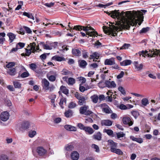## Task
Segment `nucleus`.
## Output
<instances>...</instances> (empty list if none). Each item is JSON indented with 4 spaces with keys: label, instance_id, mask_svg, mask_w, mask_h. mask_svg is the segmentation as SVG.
I'll return each instance as SVG.
<instances>
[{
    "label": "nucleus",
    "instance_id": "nucleus-1",
    "mask_svg": "<svg viewBox=\"0 0 160 160\" xmlns=\"http://www.w3.org/2000/svg\"><path fill=\"white\" fill-rule=\"evenodd\" d=\"M136 24V22L134 19L128 20L127 19L124 21H120L116 22L115 25L118 26L112 25V29L109 30L107 27L105 26L103 27V29L104 33L108 35H111L113 36H116L117 33L119 31H122L123 29L129 30L130 26H134Z\"/></svg>",
    "mask_w": 160,
    "mask_h": 160
},
{
    "label": "nucleus",
    "instance_id": "nucleus-2",
    "mask_svg": "<svg viewBox=\"0 0 160 160\" xmlns=\"http://www.w3.org/2000/svg\"><path fill=\"white\" fill-rule=\"evenodd\" d=\"M76 30L81 31L83 30L86 31V34L90 37H95L96 35H98V32L91 26H82L80 25L75 26L73 28Z\"/></svg>",
    "mask_w": 160,
    "mask_h": 160
},
{
    "label": "nucleus",
    "instance_id": "nucleus-3",
    "mask_svg": "<svg viewBox=\"0 0 160 160\" xmlns=\"http://www.w3.org/2000/svg\"><path fill=\"white\" fill-rule=\"evenodd\" d=\"M141 12L140 11H135L133 14L134 18H137V20L138 21L140 22V23H139V25H140L142 22L143 21V16L142 12L145 13L147 11L145 10H141Z\"/></svg>",
    "mask_w": 160,
    "mask_h": 160
},
{
    "label": "nucleus",
    "instance_id": "nucleus-4",
    "mask_svg": "<svg viewBox=\"0 0 160 160\" xmlns=\"http://www.w3.org/2000/svg\"><path fill=\"white\" fill-rule=\"evenodd\" d=\"M75 97L78 100V104L80 105H82L86 102V100L84 97L80 95L79 93L76 92L75 94Z\"/></svg>",
    "mask_w": 160,
    "mask_h": 160
},
{
    "label": "nucleus",
    "instance_id": "nucleus-5",
    "mask_svg": "<svg viewBox=\"0 0 160 160\" xmlns=\"http://www.w3.org/2000/svg\"><path fill=\"white\" fill-rule=\"evenodd\" d=\"M88 106L84 105L81 107L79 109V112L80 114H84L85 115H88L92 113V112L89 110H88Z\"/></svg>",
    "mask_w": 160,
    "mask_h": 160
},
{
    "label": "nucleus",
    "instance_id": "nucleus-6",
    "mask_svg": "<svg viewBox=\"0 0 160 160\" xmlns=\"http://www.w3.org/2000/svg\"><path fill=\"white\" fill-rule=\"evenodd\" d=\"M148 52L147 51L142 50L141 52H138V54L140 56L142 55L143 57H145L146 56H147L148 57H154L157 55V53L151 51L150 53H148Z\"/></svg>",
    "mask_w": 160,
    "mask_h": 160
},
{
    "label": "nucleus",
    "instance_id": "nucleus-7",
    "mask_svg": "<svg viewBox=\"0 0 160 160\" xmlns=\"http://www.w3.org/2000/svg\"><path fill=\"white\" fill-rule=\"evenodd\" d=\"M100 107L102 108L103 112L107 114L112 113V111L109 107V106L106 103H104L100 105Z\"/></svg>",
    "mask_w": 160,
    "mask_h": 160
},
{
    "label": "nucleus",
    "instance_id": "nucleus-8",
    "mask_svg": "<svg viewBox=\"0 0 160 160\" xmlns=\"http://www.w3.org/2000/svg\"><path fill=\"white\" fill-rule=\"evenodd\" d=\"M118 11L119 10H115L114 11H112L111 13H110L108 11H105L104 12H106L109 15L111 14V17L113 18H118L119 17L120 15V13Z\"/></svg>",
    "mask_w": 160,
    "mask_h": 160
},
{
    "label": "nucleus",
    "instance_id": "nucleus-9",
    "mask_svg": "<svg viewBox=\"0 0 160 160\" xmlns=\"http://www.w3.org/2000/svg\"><path fill=\"white\" fill-rule=\"evenodd\" d=\"M30 126V123L28 121H24L22 122L19 127V129L20 131H23L28 129Z\"/></svg>",
    "mask_w": 160,
    "mask_h": 160
},
{
    "label": "nucleus",
    "instance_id": "nucleus-10",
    "mask_svg": "<svg viewBox=\"0 0 160 160\" xmlns=\"http://www.w3.org/2000/svg\"><path fill=\"white\" fill-rule=\"evenodd\" d=\"M37 152L41 156H45L47 153V151L42 147H38L36 149Z\"/></svg>",
    "mask_w": 160,
    "mask_h": 160
},
{
    "label": "nucleus",
    "instance_id": "nucleus-11",
    "mask_svg": "<svg viewBox=\"0 0 160 160\" xmlns=\"http://www.w3.org/2000/svg\"><path fill=\"white\" fill-rule=\"evenodd\" d=\"M9 113L7 111L2 112L0 116L1 120L4 122L7 121L9 119Z\"/></svg>",
    "mask_w": 160,
    "mask_h": 160
},
{
    "label": "nucleus",
    "instance_id": "nucleus-12",
    "mask_svg": "<svg viewBox=\"0 0 160 160\" xmlns=\"http://www.w3.org/2000/svg\"><path fill=\"white\" fill-rule=\"evenodd\" d=\"M122 120L124 124L128 125L129 126H132L133 123L131 118L128 117H123Z\"/></svg>",
    "mask_w": 160,
    "mask_h": 160
},
{
    "label": "nucleus",
    "instance_id": "nucleus-13",
    "mask_svg": "<svg viewBox=\"0 0 160 160\" xmlns=\"http://www.w3.org/2000/svg\"><path fill=\"white\" fill-rule=\"evenodd\" d=\"M105 83L106 86L109 88H114L116 86V84L113 81L110 82L108 80L106 81Z\"/></svg>",
    "mask_w": 160,
    "mask_h": 160
},
{
    "label": "nucleus",
    "instance_id": "nucleus-14",
    "mask_svg": "<svg viewBox=\"0 0 160 160\" xmlns=\"http://www.w3.org/2000/svg\"><path fill=\"white\" fill-rule=\"evenodd\" d=\"M72 53L75 57H79L81 55V52L80 50L78 48H72Z\"/></svg>",
    "mask_w": 160,
    "mask_h": 160
},
{
    "label": "nucleus",
    "instance_id": "nucleus-15",
    "mask_svg": "<svg viewBox=\"0 0 160 160\" xmlns=\"http://www.w3.org/2000/svg\"><path fill=\"white\" fill-rule=\"evenodd\" d=\"M6 72L8 74L12 76H15L17 73L16 69L15 68L7 69Z\"/></svg>",
    "mask_w": 160,
    "mask_h": 160
},
{
    "label": "nucleus",
    "instance_id": "nucleus-16",
    "mask_svg": "<svg viewBox=\"0 0 160 160\" xmlns=\"http://www.w3.org/2000/svg\"><path fill=\"white\" fill-rule=\"evenodd\" d=\"M112 122L110 120H103L101 121V124L102 126H111L112 125Z\"/></svg>",
    "mask_w": 160,
    "mask_h": 160
},
{
    "label": "nucleus",
    "instance_id": "nucleus-17",
    "mask_svg": "<svg viewBox=\"0 0 160 160\" xmlns=\"http://www.w3.org/2000/svg\"><path fill=\"white\" fill-rule=\"evenodd\" d=\"M114 58H113L109 59H107L104 61V64L105 65H112L114 64Z\"/></svg>",
    "mask_w": 160,
    "mask_h": 160
},
{
    "label": "nucleus",
    "instance_id": "nucleus-18",
    "mask_svg": "<svg viewBox=\"0 0 160 160\" xmlns=\"http://www.w3.org/2000/svg\"><path fill=\"white\" fill-rule=\"evenodd\" d=\"M42 83L43 88L46 91H47L50 84L49 82L46 79H44L42 80Z\"/></svg>",
    "mask_w": 160,
    "mask_h": 160
},
{
    "label": "nucleus",
    "instance_id": "nucleus-19",
    "mask_svg": "<svg viewBox=\"0 0 160 160\" xmlns=\"http://www.w3.org/2000/svg\"><path fill=\"white\" fill-rule=\"evenodd\" d=\"M79 155L77 151H73L71 154V158L73 160H78L79 158Z\"/></svg>",
    "mask_w": 160,
    "mask_h": 160
},
{
    "label": "nucleus",
    "instance_id": "nucleus-20",
    "mask_svg": "<svg viewBox=\"0 0 160 160\" xmlns=\"http://www.w3.org/2000/svg\"><path fill=\"white\" fill-rule=\"evenodd\" d=\"M110 151L112 152L115 153L119 155H122L123 154V152L119 149L116 148H112L110 149Z\"/></svg>",
    "mask_w": 160,
    "mask_h": 160
},
{
    "label": "nucleus",
    "instance_id": "nucleus-21",
    "mask_svg": "<svg viewBox=\"0 0 160 160\" xmlns=\"http://www.w3.org/2000/svg\"><path fill=\"white\" fill-rule=\"evenodd\" d=\"M84 131L87 134L91 135L94 132V130L93 129L89 127L86 126Z\"/></svg>",
    "mask_w": 160,
    "mask_h": 160
},
{
    "label": "nucleus",
    "instance_id": "nucleus-22",
    "mask_svg": "<svg viewBox=\"0 0 160 160\" xmlns=\"http://www.w3.org/2000/svg\"><path fill=\"white\" fill-rule=\"evenodd\" d=\"M78 64L79 67L83 68H85L88 64L87 62L83 60H79L78 61Z\"/></svg>",
    "mask_w": 160,
    "mask_h": 160
},
{
    "label": "nucleus",
    "instance_id": "nucleus-23",
    "mask_svg": "<svg viewBox=\"0 0 160 160\" xmlns=\"http://www.w3.org/2000/svg\"><path fill=\"white\" fill-rule=\"evenodd\" d=\"M133 64L135 66V68L137 70H140L142 69L143 65L142 63H141L139 65L138 62V61H134Z\"/></svg>",
    "mask_w": 160,
    "mask_h": 160
},
{
    "label": "nucleus",
    "instance_id": "nucleus-24",
    "mask_svg": "<svg viewBox=\"0 0 160 160\" xmlns=\"http://www.w3.org/2000/svg\"><path fill=\"white\" fill-rule=\"evenodd\" d=\"M93 138L97 140L100 141L101 140L102 134L100 132H97L92 136Z\"/></svg>",
    "mask_w": 160,
    "mask_h": 160
},
{
    "label": "nucleus",
    "instance_id": "nucleus-25",
    "mask_svg": "<svg viewBox=\"0 0 160 160\" xmlns=\"http://www.w3.org/2000/svg\"><path fill=\"white\" fill-rule=\"evenodd\" d=\"M48 98L51 100V102L52 104L53 105L54 108L56 107V105L55 104V99L56 98V95H50L48 97Z\"/></svg>",
    "mask_w": 160,
    "mask_h": 160
},
{
    "label": "nucleus",
    "instance_id": "nucleus-26",
    "mask_svg": "<svg viewBox=\"0 0 160 160\" xmlns=\"http://www.w3.org/2000/svg\"><path fill=\"white\" fill-rule=\"evenodd\" d=\"M130 138L132 141H136L139 143H141L143 142V139L142 138H135L132 136H131Z\"/></svg>",
    "mask_w": 160,
    "mask_h": 160
},
{
    "label": "nucleus",
    "instance_id": "nucleus-27",
    "mask_svg": "<svg viewBox=\"0 0 160 160\" xmlns=\"http://www.w3.org/2000/svg\"><path fill=\"white\" fill-rule=\"evenodd\" d=\"M132 61L130 60L127 59L120 62V64L122 66H126L130 65Z\"/></svg>",
    "mask_w": 160,
    "mask_h": 160
},
{
    "label": "nucleus",
    "instance_id": "nucleus-28",
    "mask_svg": "<svg viewBox=\"0 0 160 160\" xmlns=\"http://www.w3.org/2000/svg\"><path fill=\"white\" fill-rule=\"evenodd\" d=\"M64 128L65 129L69 131H75L77 130L76 128L75 127L69 125H65Z\"/></svg>",
    "mask_w": 160,
    "mask_h": 160
},
{
    "label": "nucleus",
    "instance_id": "nucleus-29",
    "mask_svg": "<svg viewBox=\"0 0 160 160\" xmlns=\"http://www.w3.org/2000/svg\"><path fill=\"white\" fill-rule=\"evenodd\" d=\"M60 90L62 93L67 95L69 94V90L65 86H61L60 87Z\"/></svg>",
    "mask_w": 160,
    "mask_h": 160
},
{
    "label": "nucleus",
    "instance_id": "nucleus-30",
    "mask_svg": "<svg viewBox=\"0 0 160 160\" xmlns=\"http://www.w3.org/2000/svg\"><path fill=\"white\" fill-rule=\"evenodd\" d=\"M52 59L59 62L65 60V59L64 58L58 56L57 55L52 57Z\"/></svg>",
    "mask_w": 160,
    "mask_h": 160
},
{
    "label": "nucleus",
    "instance_id": "nucleus-31",
    "mask_svg": "<svg viewBox=\"0 0 160 160\" xmlns=\"http://www.w3.org/2000/svg\"><path fill=\"white\" fill-rule=\"evenodd\" d=\"M73 115V112L71 109H68L64 112L65 116L67 118L71 117Z\"/></svg>",
    "mask_w": 160,
    "mask_h": 160
},
{
    "label": "nucleus",
    "instance_id": "nucleus-32",
    "mask_svg": "<svg viewBox=\"0 0 160 160\" xmlns=\"http://www.w3.org/2000/svg\"><path fill=\"white\" fill-rule=\"evenodd\" d=\"M22 15L27 17L28 18L32 19L33 20L34 19V17L31 13L24 12H23Z\"/></svg>",
    "mask_w": 160,
    "mask_h": 160
},
{
    "label": "nucleus",
    "instance_id": "nucleus-33",
    "mask_svg": "<svg viewBox=\"0 0 160 160\" xmlns=\"http://www.w3.org/2000/svg\"><path fill=\"white\" fill-rule=\"evenodd\" d=\"M66 99L65 98L62 97L61 98L59 103V105L62 108H64L63 106V103H64L65 104H66Z\"/></svg>",
    "mask_w": 160,
    "mask_h": 160
},
{
    "label": "nucleus",
    "instance_id": "nucleus-34",
    "mask_svg": "<svg viewBox=\"0 0 160 160\" xmlns=\"http://www.w3.org/2000/svg\"><path fill=\"white\" fill-rule=\"evenodd\" d=\"M7 35L9 37L10 42H12L15 38V35L12 32L8 33Z\"/></svg>",
    "mask_w": 160,
    "mask_h": 160
},
{
    "label": "nucleus",
    "instance_id": "nucleus-35",
    "mask_svg": "<svg viewBox=\"0 0 160 160\" xmlns=\"http://www.w3.org/2000/svg\"><path fill=\"white\" fill-rule=\"evenodd\" d=\"M67 83L68 85H73L75 83V80L72 78H68Z\"/></svg>",
    "mask_w": 160,
    "mask_h": 160
},
{
    "label": "nucleus",
    "instance_id": "nucleus-36",
    "mask_svg": "<svg viewBox=\"0 0 160 160\" xmlns=\"http://www.w3.org/2000/svg\"><path fill=\"white\" fill-rule=\"evenodd\" d=\"M92 102L94 103H97L98 99V97L97 95H94L91 97Z\"/></svg>",
    "mask_w": 160,
    "mask_h": 160
},
{
    "label": "nucleus",
    "instance_id": "nucleus-37",
    "mask_svg": "<svg viewBox=\"0 0 160 160\" xmlns=\"http://www.w3.org/2000/svg\"><path fill=\"white\" fill-rule=\"evenodd\" d=\"M15 65V63L14 62H9L6 65V68H7L8 69L12 68Z\"/></svg>",
    "mask_w": 160,
    "mask_h": 160
},
{
    "label": "nucleus",
    "instance_id": "nucleus-38",
    "mask_svg": "<svg viewBox=\"0 0 160 160\" xmlns=\"http://www.w3.org/2000/svg\"><path fill=\"white\" fill-rule=\"evenodd\" d=\"M57 77V75L56 74L55 75H50L48 76L47 77L49 81L51 82H54L55 81L56 78Z\"/></svg>",
    "mask_w": 160,
    "mask_h": 160
},
{
    "label": "nucleus",
    "instance_id": "nucleus-39",
    "mask_svg": "<svg viewBox=\"0 0 160 160\" xmlns=\"http://www.w3.org/2000/svg\"><path fill=\"white\" fill-rule=\"evenodd\" d=\"M13 84L14 87L16 88H20L21 86V84L20 82L18 81L13 82Z\"/></svg>",
    "mask_w": 160,
    "mask_h": 160
},
{
    "label": "nucleus",
    "instance_id": "nucleus-40",
    "mask_svg": "<svg viewBox=\"0 0 160 160\" xmlns=\"http://www.w3.org/2000/svg\"><path fill=\"white\" fill-rule=\"evenodd\" d=\"M141 102L142 104L144 106L149 104L148 100L146 98H143Z\"/></svg>",
    "mask_w": 160,
    "mask_h": 160
},
{
    "label": "nucleus",
    "instance_id": "nucleus-41",
    "mask_svg": "<svg viewBox=\"0 0 160 160\" xmlns=\"http://www.w3.org/2000/svg\"><path fill=\"white\" fill-rule=\"evenodd\" d=\"M106 132L109 135H112V137H114L115 136V135L113 134V131L111 129H106Z\"/></svg>",
    "mask_w": 160,
    "mask_h": 160
},
{
    "label": "nucleus",
    "instance_id": "nucleus-42",
    "mask_svg": "<svg viewBox=\"0 0 160 160\" xmlns=\"http://www.w3.org/2000/svg\"><path fill=\"white\" fill-rule=\"evenodd\" d=\"M88 52H87L85 50H83L82 51V56L83 58L84 59H86L88 58Z\"/></svg>",
    "mask_w": 160,
    "mask_h": 160
},
{
    "label": "nucleus",
    "instance_id": "nucleus-43",
    "mask_svg": "<svg viewBox=\"0 0 160 160\" xmlns=\"http://www.w3.org/2000/svg\"><path fill=\"white\" fill-rule=\"evenodd\" d=\"M116 135L117 138L119 139L123 137L125 135V134H124L123 132H116Z\"/></svg>",
    "mask_w": 160,
    "mask_h": 160
},
{
    "label": "nucleus",
    "instance_id": "nucleus-44",
    "mask_svg": "<svg viewBox=\"0 0 160 160\" xmlns=\"http://www.w3.org/2000/svg\"><path fill=\"white\" fill-rule=\"evenodd\" d=\"M30 75L29 73L28 72L26 71V72H23L21 75L20 77L22 78H25L29 76Z\"/></svg>",
    "mask_w": 160,
    "mask_h": 160
},
{
    "label": "nucleus",
    "instance_id": "nucleus-45",
    "mask_svg": "<svg viewBox=\"0 0 160 160\" xmlns=\"http://www.w3.org/2000/svg\"><path fill=\"white\" fill-rule=\"evenodd\" d=\"M77 106V104L73 102H71L69 104L68 107L69 108L72 109L75 108Z\"/></svg>",
    "mask_w": 160,
    "mask_h": 160
},
{
    "label": "nucleus",
    "instance_id": "nucleus-46",
    "mask_svg": "<svg viewBox=\"0 0 160 160\" xmlns=\"http://www.w3.org/2000/svg\"><path fill=\"white\" fill-rule=\"evenodd\" d=\"M110 149L112 148H116L117 146V143L114 142L112 140L110 142Z\"/></svg>",
    "mask_w": 160,
    "mask_h": 160
},
{
    "label": "nucleus",
    "instance_id": "nucleus-47",
    "mask_svg": "<svg viewBox=\"0 0 160 160\" xmlns=\"http://www.w3.org/2000/svg\"><path fill=\"white\" fill-rule=\"evenodd\" d=\"M36 134V132L35 131H31L28 132V136L30 138L33 137Z\"/></svg>",
    "mask_w": 160,
    "mask_h": 160
},
{
    "label": "nucleus",
    "instance_id": "nucleus-48",
    "mask_svg": "<svg viewBox=\"0 0 160 160\" xmlns=\"http://www.w3.org/2000/svg\"><path fill=\"white\" fill-rule=\"evenodd\" d=\"M118 90L123 95L126 94L124 88L122 86H119L118 88Z\"/></svg>",
    "mask_w": 160,
    "mask_h": 160
},
{
    "label": "nucleus",
    "instance_id": "nucleus-49",
    "mask_svg": "<svg viewBox=\"0 0 160 160\" xmlns=\"http://www.w3.org/2000/svg\"><path fill=\"white\" fill-rule=\"evenodd\" d=\"M65 148L67 151H70L72 150L74 148V147L72 145L68 144L67 146L65 147Z\"/></svg>",
    "mask_w": 160,
    "mask_h": 160
},
{
    "label": "nucleus",
    "instance_id": "nucleus-50",
    "mask_svg": "<svg viewBox=\"0 0 160 160\" xmlns=\"http://www.w3.org/2000/svg\"><path fill=\"white\" fill-rule=\"evenodd\" d=\"M149 30V28L148 27H147L146 28H143L140 31V33H146Z\"/></svg>",
    "mask_w": 160,
    "mask_h": 160
},
{
    "label": "nucleus",
    "instance_id": "nucleus-51",
    "mask_svg": "<svg viewBox=\"0 0 160 160\" xmlns=\"http://www.w3.org/2000/svg\"><path fill=\"white\" fill-rule=\"evenodd\" d=\"M0 160H8L7 155L2 154L0 156Z\"/></svg>",
    "mask_w": 160,
    "mask_h": 160
},
{
    "label": "nucleus",
    "instance_id": "nucleus-52",
    "mask_svg": "<svg viewBox=\"0 0 160 160\" xmlns=\"http://www.w3.org/2000/svg\"><path fill=\"white\" fill-rule=\"evenodd\" d=\"M130 46V44H129L124 43L122 47H120V49L121 50L127 49Z\"/></svg>",
    "mask_w": 160,
    "mask_h": 160
},
{
    "label": "nucleus",
    "instance_id": "nucleus-53",
    "mask_svg": "<svg viewBox=\"0 0 160 160\" xmlns=\"http://www.w3.org/2000/svg\"><path fill=\"white\" fill-rule=\"evenodd\" d=\"M37 65L34 63H32L29 65V67L31 69L34 71L37 68Z\"/></svg>",
    "mask_w": 160,
    "mask_h": 160
},
{
    "label": "nucleus",
    "instance_id": "nucleus-54",
    "mask_svg": "<svg viewBox=\"0 0 160 160\" xmlns=\"http://www.w3.org/2000/svg\"><path fill=\"white\" fill-rule=\"evenodd\" d=\"M23 28L26 31V32L28 33H31L32 31L30 28L27 26H24Z\"/></svg>",
    "mask_w": 160,
    "mask_h": 160
},
{
    "label": "nucleus",
    "instance_id": "nucleus-55",
    "mask_svg": "<svg viewBox=\"0 0 160 160\" xmlns=\"http://www.w3.org/2000/svg\"><path fill=\"white\" fill-rule=\"evenodd\" d=\"M25 55L26 56H29L32 53V50L30 49H25Z\"/></svg>",
    "mask_w": 160,
    "mask_h": 160
},
{
    "label": "nucleus",
    "instance_id": "nucleus-56",
    "mask_svg": "<svg viewBox=\"0 0 160 160\" xmlns=\"http://www.w3.org/2000/svg\"><path fill=\"white\" fill-rule=\"evenodd\" d=\"M78 127L80 129L84 130L86 126H85L82 123H80L78 124Z\"/></svg>",
    "mask_w": 160,
    "mask_h": 160
},
{
    "label": "nucleus",
    "instance_id": "nucleus-57",
    "mask_svg": "<svg viewBox=\"0 0 160 160\" xmlns=\"http://www.w3.org/2000/svg\"><path fill=\"white\" fill-rule=\"evenodd\" d=\"M62 74L63 75H68L71 72L69 71L67 69H63L62 71Z\"/></svg>",
    "mask_w": 160,
    "mask_h": 160
},
{
    "label": "nucleus",
    "instance_id": "nucleus-58",
    "mask_svg": "<svg viewBox=\"0 0 160 160\" xmlns=\"http://www.w3.org/2000/svg\"><path fill=\"white\" fill-rule=\"evenodd\" d=\"M77 79H78L79 81H81L82 84L85 83L86 82V78L83 77H78Z\"/></svg>",
    "mask_w": 160,
    "mask_h": 160
},
{
    "label": "nucleus",
    "instance_id": "nucleus-59",
    "mask_svg": "<svg viewBox=\"0 0 160 160\" xmlns=\"http://www.w3.org/2000/svg\"><path fill=\"white\" fill-rule=\"evenodd\" d=\"M25 45V44L23 42H19L17 44L16 46H18V47L19 48V49H20L23 48Z\"/></svg>",
    "mask_w": 160,
    "mask_h": 160
},
{
    "label": "nucleus",
    "instance_id": "nucleus-60",
    "mask_svg": "<svg viewBox=\"0 0 160 160\" xmlns=\"http://www.w3.org/2000/svg\"><path fill=\"white\" fill-rule=\"evenodd\" d=\"M112 94H111L110 96H108L105 98V100L106 101L109 102H112Z\"/></svg>",
    "mask_w": 160,
    "mask_h": 160
},
{
    "label": "nucleus",
    "instance_id": "nucleus-61",
    "mask_svg": "<svg viewBox=\"0 0 160 160\" xmlns=\"http://www.w3.org/2000/svg\"><path fill=\"white\" fill-rule=\"evenodd\" d=\"M92 147L95 149V151L97 152H98L99 151V149L98 146L95 144H92Z\"/></svg>",
    "mask_w": 160,
    "mask_h": 160
},
{
    "label": "nucleus",
    "instance_id": "nucleus-62",
    "mask_svg": "<svg viewBox=\"0 0 160 160\" xmlns=\"http://www.w3.org/2000/svg\"><path fill=\"white\" fill-rule=\"evenodd\" d=\"M132 114L135 118H136L139 115L138 112L136 111H132Z\"/></svg>",
    "mask_w": 160,
    "mask_h": 160
},
{
    "label": "nucleus",
    "instance_id": "nucleus-63",
    "mask_svg": "<svg viewBox=\"0 0 160 160\" xmlns=\"http://www.w3.org/2000/svg\"><path fill=\"white\" fill-rule=\"evenodd\" d=\"M36 44L35 42H33L32 43H30L28 46V47H30V49L32 50V49L36 48Z\"/></svg>",
    "mask_w": 160,
    "mask_h": 160
},
{
    "label": "nucleus",
    "instance_id": "nucleus-64",
    "mask_svg": "<svg viewBox=\"0 0 160 160\" xmlns=\"http://www.w3.org/2000/svg\"><path fill=\"white\" fill-rule=\"evenodd\" d=\"M119 108L121 110L127 109V106L123 104H121L119 106Z\"/></svg>",
    "mask_w": 160,
    "mask_h": 160
}]
</instances>
